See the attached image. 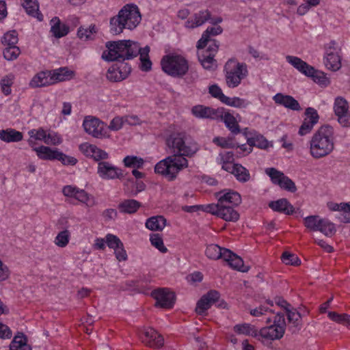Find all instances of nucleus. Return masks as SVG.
Listing matches in <instances>:
<instances>
[{"label": "nucleus", "instance_id": "obj_36", "mask_svg": "<svg viewBox=\"0 0 350 350\" xmlns=\"http://www.w3.org/2000/svg\"><path fill=\"white\" fill-rule=\"evenodd\" d=\"M226 250V248L221 247L216 244H210L206 247L205 254L209 259L222 258L224 260V252Z\"/></svg>", "mask_w": 350, "mask_h": 350}, {"label": "nucleus", "instance_id": "obj_56", "mask_svg": "<svg viewBox=\"0 0 350 350\" xmlns=\"http://www.w3.org/2000/svg\"><path fill=\"white\" fill-rule=\"evenodd\" d=\"M28 134L30 136V139L28 141L29 144H31V143L33 142L31 138H33L37 140L43 141L45 143V140L46 138V133L42 128L30 130L28 132Z\"/></svg>", "mask_w": 350, "mask_h": 350}, {"label": "nucleus", "instance_id": "obj_33", "mask_svg": "<svg viewBox=\"0 0 350 350\" xmlns=\"http://www.w3.org/2000/svg\"><path fill=\"white\" fill-rule=\"evenodd\" d=\"M165 226L166 219L161 215L151 217L146 221V227L152 231H161Z\"/></svg>", "mask_w": 350, "mask_h": 350}, {"label": "nucleus", "instance_id": "obj_50", "mask_svg": "<svg viewBox=\"0 0 350 350\" xmlns=\"http://www.w3.org/2000/svg\"><path fill=\"white\" fill-rule=\"evenodd\" d=\"M21 53L20 49L16 45L6 46L3 51V57L8 61L16 59Z\"/></svg>", "mask_w": 350, "mask_h": 350}, {"label": "nucleus", "instance_id": "obj_31", "mask_svg": "<svg viewBox=\"0 0 350 350\" xmlns=\"http://www.w3.org/2000/svg\"><path fill=\"white\" fill-rule=\"evenodd\" d=\"M191 112L194 116L198 118H215L217 116V111L208 107L203 105L194 106Z\"/></svg>", "mask_w": 350, "mask_h": 350}, {"label": "nucleus", "instance_id": "obj_15", "mask_svg": "<svg viewBox=\"0 0 350 350\" xmlns=\"http://www.w3.org/2000/svg\"><path fill=\"white\" fill-rule=\"evenodd\" d=\"M285 333V328L280 326L270 325L269 326L261 328L258 331L260 341L265 342L269 340H280Z\"/></svg>", "mask_w": 350, "mask_h": 350}, {"label": "nucleus", "instance_id": "obj_34", "mask_svg": "<svg viewBox=\"0 0 350 350\" xmlns=\"http://www.w3.org/2000/svg\"><path fill=\"white\" fill-rule=\"evenodd\" d=\"M73 72L66 67L51 71L53 84L59 81H64L71 79L73 76Z\"/></svg>", "mask_w": 350, "mask_h": 350}, {"label": "nucleus", "instance_id": "obj_29", "mask_svg": "<svg viewBox=\"0 0 350 350\" xmlns=\"http://www.w3.org/2000/svg\"><path fill=\"white\" fill-rule=\"evenodd\" d=\"M323 61L325 66L329 70L336 71L341 67L340 57L337 52L325 54Z\"/></svg>", "mask_w": 350, "mask_h": 350}, {"label": "nucleus", "instance_id": "obj_19", "mask_svg": "<svg viewBox=\"0 0 350 350\" xmlns=\"http://www.w3.org/2000/svg\"><path fill=\"white\" fill-rule=\"evenodd\" d=\"M286 59L288 64L307 77L314 73V68L298 57L287 55Z\"/></svg>", "mask_w": 350, "mask_h": 350}, {"label": "nucleus", "instance_id": "obj_61", "mask_svg": "<svg viewBox=\"0 0 350 350\" xmlns=\"http://www.w3.org/2000/svg\"><path fill=\"white\" fill-rule=\"evenodd\" d=\"M124 124V117L116 116L111 120L109 125L107 129L111 131H117L121 129Z\"/></svg>", "mask_w": 350, "mask_h": 350}, {"label": "nucleus", "instance_id": "obj_30", "mask_svg": "<svg viewBox=\"0 0 350 350\" xmlns=\"http://www.w3.org/2000/svg\"><path fill=\"white\" fill-rule=\"evenodd\" d=\"M22 5L27 14L36 18L39 21L43 20V15L39 11V5L37 0H23Z\"/></svg>", "mask_w": 350, "mask_h": 350}, {"label": "nucleus", "instance_id": "obj_24", "mask_svg": "<svg viewBox=\"0 0 350 350\" xmlns=\"http://www.w3.org/2000/svg\"><path fill=\"white\" fill-rule=\"evenodd\" d=\"M269 206L274 211L283 213L288 215L294 213V207L286 198L271 201L269 202Z\"/></svg>", "mask_w": 350, "mask_h": 350}, {"label": "nucleus", "instance_id": "obj_38", "mask_svg": "<svg viewBox=\"0 0 350 350\" xmlns=\"http://www.w3.org/2000/svg\"><path fill=\"white\" fill-rule=\"evenodd\" d=\"M149 53L150 47L148 46H146L144 48L140 47V52L138 53L141 61L140 68L142 70L145 72L150 70L152 68V62L149 57Z\"/></svg>", "mask_w": 350, "mask_h": 350}, {"label": "nucleus", "instance_id": "obj_64", "mask_svg": "<svg viewBox=\"0 0 350 350\" xmlns=\"http://www.w3.org/2000/svg\"><path fill=\"white\" fill-rule=\"evenodd\" d=\"M62 142V139L57 133L53 132V133L46 134L45 144H51V145H59Z\"/></svg>", "mask_w": 350, "mask_h": 350}, {"label": "nucleus", "instance_id": "obj_62", "mask_svg": "<svg viewBox=\"0 0 350 350\" xmlns=\"http://www.w3.org/2000/svg\"><path fill=\"white\" fill-rule=\"evenodd\" d=\"M105 241L107 246L113 250L118 247V246L121 245V243H122L117 236L112 234H107L105 236Z\"/></svg>", "mask_w": 350, "mask_h": 350}, {"label": "nucleus", "instance_id": "obj_37", "mask_svg": "<svg viewBox=\"0 0 350 350\" xmlns=\"http://www.w3.org/2000/svg\"><path fill=\"white\" fill-rule=\"evenodd\" d=\"M38 157L44 160H56L57 149H51L48 146H41L33 149Z\"/></svg>", "mask_w": 350, "mask_h": 350}, {"label": "nucleus", "instance_id": "obj_6", "mask_svg": "<svg viewBox=\"0 0 350 350\" xmlns=\"http://www.w3.org/2000/svg\"><path fill=\"white\" fill-rule=\"evenodd\" d=\"M161 66L165 73L173 77H183L189 70L188 61L178 54L164 55Z\"/></svg>", "mask_w": 350, "mask_h": 350}, {"label": "nucleus", "instance_id": "obj_55", "mask_svg": "<svg viewBox=\"0 0 350 350\" xmlns=\"http://www.w3.org/2000/svg\"><path fill=\"white\" fill-rule=\"evenodd\" d=\"M308 77H312L315 83H317L321 85L327 86L329 84V81L325 73L317 70L315 68L312 75H309Z\"/></svg>", "mask_w": 350, "mask_h": 350}, {"label": "nucleus", "instance_id": "obj_4", "mask_svg": "<svg viewBox=\"0 0 350 350\" xmlns=\"http://www.w3.org/2000/svg\"><path fill=\"white\" fill-rule=\"evenodd\" d=\"M142 16L138 7L133 3L124 5L116 16L109 20V32L119 35L124 29H134L141 22Z\"/></svg>", "mask_w": 350, "mask_h": 350}, {"label": "nucleus", "instance_id": "obj_28", "mask_svg": "<svg viewBox=\"0 0 350 350\" xmlns=\"http://www.w3.org/2000/svg\"><path fill=\"white\" fill-rule=\"evenodd\" d=\"M10 350H31L27 344V339L22 332H18L10 345Z\"/></svg>", "mask_w": 350, "mask_h": 350}, {"label": "nucleus", "instance_id": "obj_60", "mask_svg": "<svg viewBox=\"0 0 350 350\" xmlns=\"http://www.w3.org/2000/svg\"><path fill=\"white\" fill-rule=\"evenodd\" d=\"M208 93L214 98L219 99L221 103L224 102L226 95L222 92L221 89L216 84L210 85Z\"/></svg>", "mask_w": 350, "mask_h": 350}, {"label": "nucleus", "instance_id": "obj_10", "mask_svg": "<svg viewBox=\"0 0 350 350\" xmlns=\"http://www.w3.org/2000/svg\"><path fill=\"white\" fill-rule=\"evenodd\" d=\"M266 174L270 177L272 183L280 186L281 189L291 193L297 191L295 183L284 174L274 167H269L265 170Z\"/></svg>", "mask_w": 350, "mask_h": 350}, {"label": "nucleus", "instance_id": "obj_27", "mask_svg": "<svg viewBox=\"0 0 350 350\" xmlns=\"http://www.w3.org/2000/svg\"><path fill=\"white\" fill-rule=\"evenodd\" d=\"M23 138V133L14 129L0 130V139L4 142H21Z\"/></svg>", "mask_w": 350, "mask_h": 350}, {"label": "nucleus", "instance_id": "obj_57", "mask_svg": "<svg viewBox=\"0 0 350 350\" xmlns=\"http://www.w3.org/2000/svg\"><path fill=\"white\" fill-rule=\"evenodd\" d=\"M282 260L286 265L296 266L300 264V260L297 256L288 252H285L282 254Z\"/></svg>", "mask_w": 350, "mask_h": 350}, {"label": "nucleus", "instance_id": "obj_16", "mask_svg": "<svg viewBox=\"0 0 350 350\" xmlns=\"http://www.w3.org/2000/svg\"><path fill=\"white\" fill-rule=\"evenodd\" d=\"M306 118L301 125L298 133L303 136L311 132L315 124H317L319 116L317 111L312 107H308L305 111Z\"/></svg>", "mask_w": 350, "mask_h": 350}, {"label": "nucleus", "instance_id": "obj_20", "mask_svg": "<svg viewBox=\"0 0 350 350\" xmlns=\"http://www.w3.org/2000/svg\"><path fill=\"white\" fill-rule=\"evenodd\" d=\"M273 99L275 103L289 109L293 111L301 110V107L298 101L290 95L278 93L273 97Z\"/></svg>", "mask_w": 350, "mask_h": 350}, {"label": "nucleus", "instance_id": "obj_7", "mask_svg": "<svg viewBox=\"0 0 350 350\" xmlns=\"http://www.w3.org/2000/svg\"><path fill=\"white\" fill-rule=\"evenodd\" d=\"M225 70L227 85L232 88L237 87L247 75L246 64L232 60H229L226 64Z\"/></svg>", "mask_w": 350, "mask_h": 350}, {"label": "nucleus", "instance_id": "obj_52", "mask_svg": "<svg viewBox=\"0 0 350 350\" xmlns=\"http://www.w3.org/2000/svg\"><path fill=\"white\" fill-rule=\"evenodd\" d=\"M96 32V27L95 25H91L88 28L80 27L77 31V36L81 39L85 40L92 38V36Z\"/></svg>", "mask_w": 350, "mask_h": 350}, {"label": "nucleus", "instance_id": "obj_54", "mask_svg": "<svg viewBox=\"0 0 350 350\" xmlns=\"http://www.w3.org/2000/svg\"><path fill=\"white\" fill-rule=\"evenodd\" d=\"M129 183H131L132 185H135V189H130L129 188V185H126L125 192L129 194L130 196H135L140 191H142L145 189L146 185L142 182L134 181L133 179H129Z\"/></svg>", "mask_w": 350, "mask_h": 350}, {"label": "nucleus", "instance_id": "obj_22", "mask_svg": "<svg viewBox=\"0 0 350 350\" xmlns=\"http://www.w3.org/2000/svg\"><path fill=\"white\" fill-rule=\"evenodd\" d=\"M198 60L202 67L208 70H215L217 67V61L214 59L215 55H212L205 51L204 48L198 49Z\"/></svg>", "mask_w": 350, "mask_h": 350}, {"label": "nucleus", "instance_id": "obj_18", "mask_svg": "<svg viewBox=\"0 0 350 350\" xmlns=\"http://www.w3.org/2000/svg\"><path fill=\"white\" fill-rule=\"evenodd\" d=\"M224 260L226 261L228 265L233 269L241 271L247 272L250 267L245 266L243 259L231 252L230 250H226L224 252Z\"/></svg>", "mask_w": 350, "mask_h": 350}, {"label": "nucleus", "instance_id": "obj_43", "mask_svg": "<svg viewBox=\"0 0 350 350\" xmlns=\"http://www.w3.org/2000/svg\"><path fill=\"white\" fill-rule=\"evenodd\" d=\"M322 218L319 215H310L304 218V226L311 231H317Z\"/></svg>", "mask_w": 350, "mask_h": 350}, {"label": "nucleus", "instance_id": "obj_49", "mask_svg": "<svg viewBox=\"0 0 350 350\" xmlns=\"http://www.w3.org/2000/svg\"><path fill=\"white\" fill-rule=\"evenodd\" d=\"M107 78L111 82H118L124 80L117 65L109 67L107 72Z\"/></svg>", "mask_w": 350, "mask_h": 350}, {"label": "nucleus", "instance_id": "obj_46", "mask_svg": "<svg viewBox=\"0 0 350 350\" xmlns=\"http://www.w3.org/2000/svg\"><path fill=\"white\" fill-rule=\"evenodd\" d=\"M14 76L12 74H9L1 80L0 84L3 93L8 96L11 94V86L13 84Z\"/></svg>", "mask_w": 350, "mask_h": 350}, {"label": "nucleus", "instance_id": "obj_8", "mask_svg": "<svg viewBox=\"0 0 350 350\" xmlns=\"http://www.w3.org/2000/svg\"><path fill=\"white\" fill-rule=\"evenodd\" d=\"M85 131L92 137L98 139L108 137L106 124L98 118L92 116H86L83 122Z\"/></svg>", "mask_w": 350, "mask_h": 350}, {"label": "nucleus", "instance_id": "obj_53", "mask_svg": "<svg viewBox=\"0 0 350 350\" xmlns=\"http://www.w3.org/2000/svg\"><path fill=\"white\" fill-rule=\"evenodd\" d=\"M150 241L151 244L159 250L162 253L167 252V248L163 244V241L161 236L159 234H152L150 237Z\"/></svg>", "mask_w": 350, "mask_h": 350}, {"label": "nucleus", "instance_id": "obj_13", "mask_svg": "<svg viewBox=\"0 0 350 350\" xmlns=\"http://www.w3.org/2000/svg\"><path fill=\"white\" fill-rule=\"evenodd\" d=\"M97 174L103 180L121 179L123 177L122 170L108 161L98 163Z\"/></svg>", "mask_w": 350, "mask_h": 350}, {"label": "nucleus", "instance_id": "obj_1", "mask_svg": "<svg viewBox=\"0 0 350 350\" xmlns=\"http://www.w3.org/2000/svg\"><path fill=\"white\" fill-rule=\"evenodd\" d=\"M166 145L173 154L158 162L154 172L172 181L180 171L188 167L186 157L193 156L199 148L196 143H187L186 134L183 132L170 135L166 139Z\"/></svg>", "mask_w": 350, "mask_h": 350}, {"label": "nucleus", "instance_id": "obj_9", "mask_svg": "<svg viewBox=\"0 0 350 350\" xmlns=\"http://www.w3.org/2000/svg\"><path fill=\"white\" fill-rule=\"evenodd\" d=\"M63 194L69 198H73L88 207L96 205V202L93 196L88 193L84 189H81L75 186L66 185L62 189Z\"/></svg>", "mask_w": 350, "mask_h": 350}, {"label": "nucleus", "instance_id": "obj_39", "mask_svg": "<svg viewBox=\"0 0 350 350\" xmlns=\"http://www.w3.org/2000/svg\"><path fill=\"white\" fill-rule=\"evenodd\" d=\"M317 231L321 232L328 237H332L336 232L335 224L329 219L322 218Z\"/></svg>", "mask_w": 350, "mask_h": 350}, {"label": "nucleus", "instance_id": "obj_5", "mask_svg": "<svg viewBox=\"0 0 350 350\" xmlns=\"http://www.w3.org/2000/svg\"><path fill=\"white\" fill-rule=\"evenodd\" d=\"M107 51L102 54V58L107 62H124L138 55L140 45L131 40L109 41L106 43Z\"/></svg>", "mask_w": 350, "mask_h": 350}, {"label": "nucleus", "instance_id": "obj_26", "mask_svg": "<svg viewBox=\"0 0 350 350\" xmlns=\"http://www.w3.org/2000/svg\"><path fill=\"white\" fill-rule=\"evenodd\" d=\"M222 28L219 26L208 27L202 33V38L198 41L197 48H204L209 41H211V36H215L222 33Z\"/></svg>", "mask_w": 350, "mask_h": 350}, {"label": "nucleus", "instance_id": "obj_32", "mask_svg": "<svg viewBox=\"0 0 350 350\" xmlns=\"http://www.w3.org/2000/svg\"><path fill=\"white\" fill-rule=\"evenodd\" d=\"M220 116L226 126L232 133L238 134L240 133L239 124L233 115L229 111H222Z\"/></svg>", "mask_w": 350, "mask_h": 350}, {"label": "nucleus", "instance_id": "obj_59", "mask_svg": "<svg viewBox=\"0 0 350 350\" xmlns=\"http://www.w3.org/2000/svg\"><path fill=\"white\" fill-rule=\"evenodd\" d=\"M90 157L98 163L100 161H105L104 160L107 159L109 158V154L105 150L94 146Z\"/></svg>", "mask_w": 350, "mask_h": 350}, {"label": "nucleus", "instance_id": "obj_25", "mask_svg": "<svg viewBox=\"0 0 350 350\" xmlns=\"http://www.w3.org/2000/svg\"><path fill=\"white\" fill-rule=\"evenodd\" d=\"M51 32L56 38H60L68 33L69 28L67 25L62 24L59 18L57 16L53 17L51 21Z\"/></svg>", "mask_w": 350, "mask_h": 350}, {"label": "nucleus", "instance_id": "obj_41", "mask_svg": "<svg viewBox=\"0 0 350 350\" xmlns=\"http://www.w3.org/2000/svg\"><path fill=\"white\" fill-rule=\"evenodd\" d=\"M288 322L293 324L291 327L292 332L294 333L301 328V315L295 310H287L286 312Z\"/></svg>", "mask_w": 350, "mask_h": 350}, {"label": "nucleus", "instance_id": "obj_23", "mask_svg": "<svg viewBox=\"0 0 350 350\" xmlns=\"http://www.w3.org/2000/svg\"><path fill=\"white\" fill-rule=\"evenodd\" d=\"M53 85L51 71H42L36 74L30 81L31 88H40Z\"/></svg>", "mask_w": 350, "mask_h": 350}, {"label": "nucleus", "instance_id": "obj_45", "mask_svg": "<svg viewBox=\"0 0 350 350\" xmlns=\"http://www.w3.org/2000/svg\"><path fill=\"white\" fill-rule=\"evenodd\" d=\"M18 41V33L15 30L10 31L5 33L1 38L2 44L7 46L16 45Z\"/></svg>", "mask_w": 350, "mask_h": 350}, {"label": "nucleus", "instance_id": "obj_11", "mask_svg": "<svg viewBox=\"0 0 350 350\" xmlns=\"http://www.w3.org/2000/svg\"><path fill=\"white\" fill-rule=\"evenodd\" d=\"M333 108L338 123L343 127H349L350 111L347 100L342 96H337L334 100Z\"/></svg>", "mask_w": 350, "mask_h": 350}, {"label": "nucleus", "instance_id": "obj_40", "mask_svg": "<svg viewBox=\"0 0 350 350\" xmlns=\"http://www.w3.org/2000/svg\"><path fill=\"white\" fill-rule=\"evenodd\" d=\"M232 174L237 180L241 183L247 182L250 178L249 171L241 164H234V169Z\"/></svg>", "mask_w": 350, "mask_h": 350}, {"label": "nucleus", "instance_id": "obj_17", "mask_svg": "<svg viewBox=\"0 0 350 350\" xmlns=\"http://www.w3.org/2000/svg\"><path fill=\"white\" fill-rule=\"evenodd\" d=\"M219 298V294L216 291H210L203 295L197 302L196 312L198 314H203L211 308L213 304L215 303Z\"/></svg>", "mask_w": 350, "mask_h": 350}, {"label": "nucleus", "instance_id": "obj_21", "mask_svg": "<svg viewBox=\"0 0 350 350\" xmlns=\"http://www.w3.org/2000/svg\"><path fill=\"white\" fill-rule=\"evenodd\" d=\"M211 14L208 10H204L195 13L193 16L189 18L185 23L187 28L193 29L204 24L211 19Z\"/></svg>", "mask_w": 350, "mask_h": 350}, {"label": "nucleus", "instance_id": "obj_35", "mask_svg": "<svg viewBox=\"0 0 350 350\" xmlns=\"http://www.w3.org/2000/svg\"><path fill=\"white\" fill-rule=\"evenodd\" d=\"M140 203L133 199L124 200L120 202L118 208L122 213L133 214L135 213L140 207Z\"/></svg>", "mask_w": 350, "mask_h": 350}, {"label": "nucleus", "instance_id": "obj_3", "mask_svg": "<svg viewBox=\"0 0 350 350\" xmlns=\"http://www.w3.org/2000/svg\"><path fill=\"white\" fill-rule=\"evenodd\" d=\"M334 129L329 125L321 126L309 141L310 154L315 159L323 158L334 150Z\"/></svg>", "mask_w": 350, "mask_h": 350}, {"label": "nucleus", "instance_id": "obj_12", "mask_svg": "<svg viewBox=\"0 0 350 350\" xmlns=\"http://www.w3.org/2000/svg\"><path fill=\"white\" fill-rule=\"evenodd\" d=\"M151 295L156 300V307L169 309L174 304L175 294L168 288L156 289L151 293Z\"/></svg>", "mask_w": 350, "mask_h": 350}, {"label": "nucleus", "instance_id": "obj_58", "mask_svg": "<svg viewBox=\"0 0 350 350\" xmlns=\"http://www.w3.org/2000/svg\"><path fill=\"white\" fill-rule=\"evenodd\" d=\"M56 156V160L61 161L62 164L66 165H75L77 163V159L76 158L66 155L59 150L57 151Z\"/></svg>", "mask_w": 350, "mask_h": 350}, {"label": "nucleus", "instance_id": "obj_44", "mask_svg": "<svg viewBox=\"0 0 350 350\" xmlns=\"http://www.w3.org/2000/svg\"><path fill=\"white\" fill-rule=\"evenodd\" d=\"M223 103L237 108H245L248 106L249 103L239 97H228L226 96Z\"/></svg>", "mask_w": 350, "mask_h": 350}, {"label": "nucleus", "instance_id": "obj_14", "mask_svg": "<svg viewBox=\"0 0 350 350\" xmlns=\"http://www.w3.org/2000/svg\"><path fill=\"white\" fill-rule=\"evenodd\" d=\"M140 338L143 343L152 348H160L164 342L163 336L151 327L144 329Z\"/></svg>", "mask_w": 350, "mask_h": 350}, {"label": "nucleus", "instance_id": "obj_51", "mask_svg": "<svg viewBox=\"0 0 350 350\" xmlns=\"http://www.w3.org/2000/svg\"><path fill=\"white\" fill-rule=\"evenodd\" d=\"M70 236V232L68 230H62L57 234L54 242L58 247H64L69 243Z\"/></svg>", "mask_w": 350, "mask_h": 350}, {"label": "nucleus", "instance_id": "obj_2", "mask_svg": "<svg viewBox=\"0 0 350 350\" xmlns=\"http://www.w3.org/2000/svg\"><path fill=\"white\" fill-rule=\"evenodd\" d=\"M217 203L209 204L203 207V211L215 215L226 221L236 222L240 215L234 207L241 203V195L234 191H222L217 194Z\"/></svg>", "mask_w": 350, "mask_h": 350}, {"label": "nucleus", "instance_id": "obj_63", "mask_svg": "<svg viewBox=\"0 0 350 350\" xmlns=\"http://www.w3.org/2000/svg\"><path fill=\"white\" fill-rule=\"evenodd\" d=\"M213 142L217 146L224 148H233L236 146V144L232 142L230 139L224 137H215Z\"/></svg>", "mask_w": 350, "mask_h": 350}, {"label": "nucleus", "instance_id": "obj_47", "mask_svg": "<svg viewBox=\"0 0 350 350\" xmlns=\"http://www.w3.org/2000/svg\"><path fill=\"white\" fill-rule=\"evenodd\" d=\"M247 144L250 146H256L261 149H266L269 146V142L262 135L248 139Z\"/></svg>", "mask_w": 350, "mask_h": 350}, {"label": "nucleus", "instance_id": "obj_42", "mask_svg": "<svg viewBox=\"0 0 350 350\" xmlns=\"http://www.w3.org/2000/svg\"><path fill=\"white\" fill-rule=\"evenodd\" d=\"M234 330L238 334L252 336L260 340L259 336L258 335V331L249 324L236 325L234 327Z\"/></svg>", "mask_w": 350, "mask_h": 350}, {"label": "nucleus", "instance_id": "obj_48", "mask_svg": "<svg viewBox=\"0 0 350 350\" xmlns=\"http://www.w3.org/2000/svg\"><path fill=\"white\" fill-rule=\"evenodd\" d=\"M123 163L127 167L140 168L144 162L143 159L137 156H126L123 159Z\"/></svg>", "mask_w": 350, "mask_h": 350}]
</instances>
